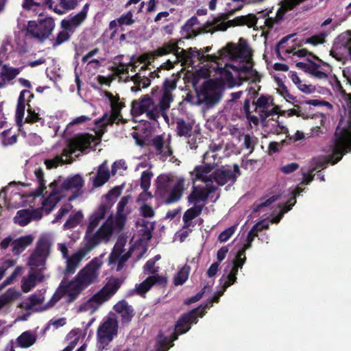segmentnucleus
Segmentation results:
<instances>
[{
    "label": "nucleus",
    "mask_w": 351,
    "mask_h": 351,
    "mask_svg": "<svg viewBox=\"0 0 351 351\" xmlns=\"http://www.w3.org/2000/svg\"><path fill=\"white\" fill-rule=\"evenodd\" d=\"M210 49V47H206L203 51L196 48L184 50L171 42L159 48L157 56L168 53L174 54V59L168 60L165 64V67L168 70L178 62L181 66L191 65L193 58L197 57L204 64L197 72L198 76L206 77L211 75L212 73H219L221 77L228 82L229 86L240 85L243 81H259L258 73L253 69L251 49L244 39L240 38L238 44L228 43L219 50L217 55H205Z\"/></svg>",
    "instance_id": "obj_1"
},
{
    "label": "nucleus",
    "mask_w": 351,
    "mask_h": 351,
    "mask_svg": "<svg viewBox=\"0 0 351 351\" xmlns=\"http://www.w3.org/2000/svg\"><path fill=\"white\" fill-rule=\"evenodd\" d=\"M103 257L104 254H101L99 257L93 258L80 270L73 280L62 282L50 300L44 306L39 308H36V305L44 302L45 290L39 291L30 295L27 307L38 311L47 310L53 307L64 294L68 297L69 302L74 301L84 289L97 281L100 273L99 269L104 263Z\"/></svg>",
    "instance_id": "obj_2"
},
{
    "label": "nucleus",
    "mask_w": 351,
    "mask_h": 351,
    "mask_svg": "<svg viewBox=\"0 0 351 351\" xmlns=\"http://www.w3.org/2000/svg\"><path fill=\"white\" fill-rule=\"evenodd\" d=\"M34 175L38 186L34 196L48 195L43 200L42 208L49 213L61 198L68 197L71 201L82 193L84 180L80 175H74L66 178L60 184L54 181L47 187L44 179V173L40 168H36Z\"/></svg>",
    "instance_id": "obj_3"
},
{
    "label": "nucleus",
    "mask_w": 351,
    "mask_h": 351,
    "mask_svg": "<svg viewBox=\"0 0 351 351\" xmlns=\"http://www.w3.org/2000/svg\"><path fill=\"white\" fill-rule=\"evenodd\" d=\"M346 106L349 111V126L348 128H341L338 126L335 132V138L332 146L331 147V154L328 158L319 157L314 158L313 165L308 170L302 169V185L309 184L313 180L314 171L319 169H324L328 163L336 164L351 149V95L346 97Z\"/></svg>",
    "instance_id": "obj_4"
},
{
    "label": "nucleus",
    "mask_w": 351,
    "mask_h": 351,
    "mask_svg": "<svg viewBox=\"0 0 351 351\" xmlns=\"http://www.w3.org/2000/svg\"><path fill=\"white\" fill-rule=\"evenodd\" d=\"M237 273L238 271L236 270V269H232L226 279L223 282L222 290L221 291L217 293L213 298L208 301L204 306H200L183 315L178 321L175 326V333L172 335L171 339L167 337L159 335L157 339V351L167 350L170 347L173 346L172 341H175L178 338V335L188 331L191 328V325L192 324H196L197 322V316L202 317L206 313V308L212 306L213 302H217L219 298L223 295L226 289L234 283L237 280Z\"/></svg>",
    "instance_id": "obj_5"
},
{
    "label": "nucleus",
    "mask_w": 351,
    "mask_h": 351,
    "mask_svg": "<svg viewBox=\"0 0 351 351\" xmlns=\"http://www.w3.org/2000/svg\"><path fill=\"white\" fill-rule=\"evenodd\" d=\"M141 231L143 232L142 238L132 239V242L134 244L138 243L137 246H131L129 250L124 248L125 241L123 240L118 241L114 245L113 250L109 256V265L116 266L117 271L121 270L125 263L128 261L132 254H134L139 259L146 252V243L152 237V232L154 230V224L150 221H143Z\"/></svg>",
    "instance_id": "obj_6"
},
{
    "label": "nucleus",
    "mask_w": 351,
    "mask_h": 351,
    "mask_svg": "<svg viewBox=\"0 0 351 351\" xmlns=\"http://www.w3.org/2000/svg\"><path fill=\"white\" fill-rule=\"evenodd\" d=\"M109 207L107 205H100L90 215L89 225L86 234V240L97 245L102 241H108L112 234L117 232L114 217L110 215L101 226L95 231V229L108 215Z\"/></svg>",
    "instance_id": "obj_7"
},
{
    "label": "nucleus",
    "mask_w": 351,
    "mask_h": 351,
    "mask_svg": "<svg viewBox=\"0 0 351 351\" xmlns=\"http://www.w3.org/2000/svg\"><path fill=\"white\" fill-rule=\"evenodd\" d=\"M109 207L107 205H100L90 215L89 225L86 234V240L97 245L102 241H108L112 234L117 232L114 217L110 215L101 226L95 231V229L108 215Z\"/></svg>",
    "instance_id": "obj_8"
},
{
    "label": "nucleus",
    "mask_w": 351,
    "mask_h": 351,
    "mask_svg": "<svg viewBox=\"0 0 351 351\" xmlns=\"http://www.w3.org/2000/svg\"><path fill=\"white\" fill-rule=\"evenodd\" d=\"M101 136L83 134L75 137L62 149L61 154H57L51 159L45 160L47 169L56 167L59 165L70 164L73 160V155L77 156V152H83L88 148H92L100 141Z\"/></svg>",
    "instance_id": "obj_9"
},
{
    "label": "nucleus",
    "mask_w": 351,
    "mask_h": 351,
    "mask_svg": "<svg viewBox=\"0 0 351 351\" xmlns=\"http://www.w3.org/2000/svg\"><path fill=\"white\" fill-rule=\"evenodd\" d=\"M227 18L217 17L209 21L203 27H195L197 23V19L193 17L189 19L185 25V29L191 32L195 36L202 32H214L216 31H225L230 27L247 25L248 27H254L258 23V19L255 15L250 14L245 16H241L234 18L232 20L226 21Z\"/></svg>",
    "instance_id": "obj_10"
},
{
    "label": "nucleus",
    "mask_w": 351,
    "mask_h": 351,
    "mask_svg": "<svg viewBox=\"0 0 351 351\" xmlns=\"http://www.w3.org/2000/svg\"><path fill=\"white\" fill-rule=\"evenodd\" d=\"M169 99V97L165 95L160 97L156 104L151 95H145L132 102V114L134 116L145 114L147 118L153 121H158L159 118L162 117L167 123H169V119L167 113L170 108V105L167 104Z\"/></svg>",
    "instance_id": "obj_11"
},
{
    "label": "nucleus",
    "mask_w": 351,
    "mask_h": 351,
    "mask_svg": "<svg viewBox=\"0 0 351 351\" xmlns=\"http://www.w3.org/2000/svg\"><path fill=\"white\" fill-rule=\"evenodd\" d=\"M154 56H157V50L154 52V55L143 54L137 58L132 56L128 64L121 63L118 66L113 68L114 73L119 77L121 80L126 81L130 77L129 75V69L131 67V71H136V69L141 66V70H145L147 68L148 65L150 64L152 61L154 60ZM141 75L138 73L131 76V80L134 82L136 86L131 88L132 91H136L139 90L141 87L145 88L149 84V80L148 78L143 76L144 78L141 79Z\"/></svg>",
    "instance_id": "obj_12"
},
{
    "label": "nucleus",
    "mask_w": 351,
    "mask_h": 351,
    "mask_svg": "<svg viewBox=\"0 0 351 351\" xmlns=\"http://www.w3.org/2000/svg\"><path fill=\"white\" fill-rule=\"evenodd\" d=\"M184 180L172 174H162L156 180V194L167 204L178 201L182 195Z\"/></svg>",
    "instance_id": "obj_13"
},
{
    "label": "nucleus",
    "mask_w": 351,
    "mask_h": 351,
    "mask_svg": "<svg viewBox=\"0 0 351 351\" xmlns=\"http://www.w3.org/2000/svg\"><path fill=\"white\" fill-rule=\"evenodd\" d=\"M121 284V282L118 278L110 279L99 292L78 305L76 312L93 315L117 292Z\"/></svg>",
    "instance_id": "obj_14"
},
{
    "label": "nucleus",
    "mask_w": 351,
    "mask_h": 351,
    "mask_svg": "<svg viewBox=\"0 0 351 351\" xmlns=\"http://www.w3.org/2000/svg\"><path fill=\"white\" fill-rule=\"evenodd\" d=\"M206 78V77H203ZM206 77H213V80L206 82L202 89L198 93L199 101L204 103L208 107L213 106L221 99V93L224 87L232 88L234 86H229L228 82L222 79L219 73H212L211 75Z\"/></svg>",
    "instance_id": "obj_15"
},
{
    "label": "nucleus",
    "mask_w": 351,
    "mask_h": 351,
    "mask_svg": "<svg viewBox=\"0 0 351 351\" xmlns=\"http://www.w3.org/2000/svg\"><path fill=\"white\" fill-rule=\"evenodd\" d=\"M255 110L258 114L260 119L250 112V106L247 101H245L244 105L246 117L250 123H253L254 125H257L260 120L270 117L274 114L278 112L279 110V106L274 105L273 99L266 95H261L258 97L255 102Z\"/></svg>",
    "instance_id": "obj_16"
},
{
    "label": "nucleus",
    "mask_w": 351,
    "mask_h": 351,
    "mask_svg": "<svg viewBox=\"0 0 351 351\" xmlns=\"http://www.w3.org/2000/svg\"><path fill=\"white\" fill-rule=\"evenodd\" d=\"M118 322L114 315L110 314L104 317L97 331V347L103 350L117 336Z\"/></svg>",
    "instance_id": "obj_17"
},
{
    "label": "nucleus",
    "mask_w": 351,
    "mask_h": 351,
    "mask_svg": "<svg viewBox=\"0 0 351 351\" xmlns=\"http://www.w3.org/2000/svg\"><path fill=\"white\" fill-rule=\"evenodd\" d=\"M150 145L160 160L165 161L168 159L169 162L179 165L180 161L173 156L170 134H162L153 137L150 141Z\"/></svg>",
    "instance_id": "obj_18"
},
{
    "label": "nucleus",
    "mask_w": 351,
    "mask_h": 351,
    "mask_svg": "<svg viewBox=\"0 0 351 351\" xmlns=\"http://www.w3.org/2000/svg\"><path fill=\"white\" fill-rule=\"evenodd\" d=\"M55 28V23L51 18H45L37 21H30L27 26L29 36L39 42L48 39Z\"/></svg>",
    "instance_id": "obj_19"
},
{
    "label": "nucleus",
    "mask_w": 351,
    "mask_h": 351,
    "mask_svg": "<svg viewBox=\"0 0 351 351\" xmlns=\"http://www.w3.org/2000/svg\"><path fill=\"white\" fill-rule=\"evenodd\" d=\"M53 239L49 234L43 235L38 241L34 252L29 257L27 265L33 267H43L50 254V248Z\"/></svg>",
    "instance_id": "obj_20"
},
{
    "label": "nucleus",
    "mask_w": 351,
    "mask_h": 351,
    "mask_svg": "<svg viewBox=\"0 0 351 351\" xmlns=\"http://www.w3.org/2000/svg\"><path fill=\"white\" fill-rule=\"evenodd\" d=\"M77 0H60L61 7L53 8L52 0H24L22 4L23 9L32 10L36 14L43 9L44 5H47L49 8L58 14H63L66 10L73 9L77 5Z\"/></svg>",
    "instance_id": "obj_21"
},
{
    "label": "nucleus",
    "mask_w": 351,
    "mask_h": 351,
    "mask_svg": "<svg viewBox=\"0 0 351 351\" xmlns=\"http://www.w3.org/2000/svg\"><path fill=\"white\" fill-rule=\"evenodd\" d=\"M104 96L111 106V114L105 113L101 119L96 121L98 128L104 127L121 119V110L125 106L117 94L114 95L110 92H105Z\"/></svg>",
    "instance_id": "obj_22"
},
{
    "label": "nucleus",
    "mask_w": 351,
    "mask_h": 351,
    "mask_svg": "<svg viewBox=\"0 0 351 351\" xmlns=\"http://www.w3.org/2000/svg\"><path fill=\"white\" fill-rule=\"evenodd\" d=\"M86 244L78 249L71 256L67 257L66 266L65 271L68 274H73L76 269L78 267L80 262L83 258L91 251V250L96 245L92 242L86 240Z\"/></svg>",
    "instance_id": "obj_23"
},
{
    "label": "nucleus",
    "mask_w": 351,
    "mask_h": 351,
    "mask_svg": "<svg viewBox=\"0 0 351 351\" xmlns=\"http://www.w3.org/2000/svg\"><path fill=\"white\" fill-rule=\"evenodd\" d=\"M240 174V169L237 165H234L233 167H223L215 171L214 182L219 185L233 184Z\"/></svg>",
    "instance_id": "obj_24"
},
{
    "label": "nucleus",
    "mask_w": 351,
    "mask_h": 351,
    "mask_svg": "<svg viewBox=\"0 0 351 351\" xmlns=\"http://www.w3.org/2000/svg\"><path fill=\"white\" fill-rule=\"evenodd\" d=\"M215 167L204 164L195 167L193 171L191 172V179L193 182L196 181H202L206 184V186H215L213 185L214 182V171Z\"/></svg>",
    "instance_id": "obj_25"
},
{
    "label": "nucleus",
    "mask_w": 351,
    "mask_h": 351,
    "mask_svg": "<svg viewBox=\"0 0 351 351\" xmlns=\"http://www.w3.org/2000/svg\"><path fill=\"white\" fill-rule=\"evenodd\" d=\"M298 66L303 67L305 66V69L306 71L313 76L315 78L324 80H327L329 74L331 72V67L329 64L322 62L319 64L315 62H310L309 64H304L302 62H299L297 64Z\"/></svg>",
    "instance_id": "obj_26"
},
{
    "label": "nucleus",
    "mask_w": 351,
    "mask_h": 351,
    "mask_svg": "<svg viewBox=\"0 0 351 351\" xmlns=\"http://www.w3.org/2000/svg\"><path fill=\"white\" fill-rule=\"evenodd\" d=\"M279 119V115L276 112L270 117L261 120V122L265 128V131L275 134H287L288 128Z\"/></svg>",
    "instance_id": "obj_27"
},
{
    "label": "nucleus",
    "mask_w": 351,
    "mask_h": 351,
    "mask_svg": "<svg viewBox=\"0 0 351 351\" xmlns=\"http://www.w3.org/2000/svg\"><path fill=\"white\" fill-rule=\"evenodd\" d=\"M88 9V5L86 3L79 13L73 16L63 19L61 21V27L65 28L72 34L74 33L76 28L80 26L85 21L87 16Z\"/></svg>",
    "instance_id": "obj_28"
},
{
    "label": "nucleus",
    "mask_w": 351,
    "mask_h": 351,
    "mask_svg": "<svg viewBox=\"0 0 351 351\" xmlns=\"http://www.w3.org/2000/svg\"><path fill=\"white\" fill-rule=\"evenodd\" d=\"M43 216L40 209L27 208L20 210L14 218V222L25 226L32 221L39 220Z\"/></svg>",
    "instance_id": "obj_29"
},
{
    "label": "nucleus",
    "mask_w": 351,
    "mask_h": 351,
    "mask_svg": "<svg viewBox=\"0 0 351 351\" xmlns=\"http://www.w3.org/2000/svg\"><path fill=\"white\" fill-rule=\"evenodd\" d=\"M44 280V275L40 270L31 268L28 274L21 280L22 290L27 293Z\"/></svg>",
    "instance_id": "obj_30"
},
{
    "label": "nucleus",
    "mask_w": 351,
    "mask_h": 351,
    "mask_svg": "<svg viewBox=\"0 0 351 351\" xmlns=\"http://www.w3.org/2000/svg\"><path fill=\"white\" fill-rule=\"evenodd\" d=\"M215 189V186H194L191 194L189 197V201L195 206L204 205L208 195Z\"/></svg>",
    "instance_id": "obj_31"
},
{
    "label": "nucleus",
    "mask_w": 351,
    "mask_h": 351,
    "mask_svg": "<svg viewBox=\"0 0 351 351\" xmlns=\"http://www.w3.org/2000/svg\"><path fill=\"white\" fill-rule=\"evenodd\" d=\"M33 97L34 95L27 90H22L19 97L16 110V121L20 130H21L26 104L29 103Z\"/></svg>",
    "instance_id": "obj_32"
},
{
    "label": "nucleus",
    "mask_w": 351,
    "mask_h": 351,
    "mask_svg": "<svg viewBox=\"0 0 351 351\" xmlns=\"http://www.w3.org/2000/svg\"><path fill=\"white\" fill-rule=\"evenodd\" d=\"M221 149L222 147L220 144L214 143H211L209 145L208 151L203 155V164L213 165L215 167L220 160L221 157L219 156V152Z\"/></svg>",
    "instance_id": "obj_33"
},
{
    "label": "nucleus",
    "mask_w": 351,
    "mask_h": 351,
    "mask_svg": "<svg viewBox=\"0 0 351 351\" xmlns=\"http://www.w3.org/2000/svg\"><path fill=\"white\" fill-rule=\"evenodd\" d=\"M130 199V196L123 197L120 202L117 205V214L116 217H114V221L116 224V228L117 229V232L121 231V230L123 228L125 217L128 213V211L126 208V206L128 204L129 199Z\"/></svg>",
    "instance_id": "obj_34"
},
{
    "label": "nucleus",
    "mask_w": 351,
    "mask_h": 351,
    "mask_svg": "<svg viewBox=\"0 0 351 351\" xmlns=\"http://www.w3.org/2000/svg\"><path fill=\"white\" fill-rule=\"evenodd\" d=\"M109 178L110 172L106 161L99 166L95 176H92V173H90V180L93 186L95 188L104 185L108 180Z\"/></svg>",
    "instance_id": "obj_35"
},
{
    "label": "nucleus",
    "mask_w": 351,
    "mask_h": 351,
    "mask_svg": "<svg viewBox=\"0 0 351 351\" xmlns=\"http://www.w3.org/2000/svg\"><path fill=\"white\" fill-rule=\"evenodd\" d=\"M10 187L11 186H10L9 187L4 189L0 193V197L3 196V198L5 199L8 207H18L20 206L25 205L27 202L26 196H25L24 195H21L19 193L14 192L12 195V196L9 199H8L5 194L8 193V191L10 189Z\"/></svg>",
    "instance_id": "obj_36"
},
{
    "label": "nucleus",
    "mask_w": 351,
    "mask_h": 351,
    "mask_svg": "<svg viewBox=\"0 0 351 351\" xmlns=\"http://www.w3.org/2000/svg\"><path fill=\"white\" fill-rule=\"evenodd\" d=\"M165 281V279L163 277L158 275L149 276L143 282L136 286L134 291L136 293L143 295L147 292L154 284L163 282Z\"/></svg>",
    "instance_id": "obj_37"
},
{
    "label": "nucleus",
    "mask_w": 351,
    "mask_h": 351,
    "mask_svg": "<svg viewBox=\"0 0 351 351\" xmlns=\"http://www.w3.org/2000/svg\"><path fill=\"white\" fill-rule=\"evenodd\" d=\"M20 73V70L16 68L3 65L0 71V88H3L8 82L13 80Z\"/></svg>",
    "instance_id": "obj_38"
},
{
    "label": "nucleus",
    "mask_w": 351,
    "mask_h": 351,
    "mask_svg": "<svg viewBox=\"0 0 351 351\" xmlns=\"http://www.w3.org/2000/svg\"><path fill=\"white\" fill-rule=\"evenodd\" d=\"M293 37V35H289L284 37L278 43L277 47V51L279 53H286L287 54L293 53V55H296L298 57H304L308 51L306 49H301L296 50L295 48H293L292 47L289 48H285L284 45L288 40Z\"/></svg>",
    "instance_id": "obj_39"
},
{
    "label": "nucleus",
    "mask_w": 351,
    "mask_h": 351,
    "mask_svg": "<svg viewBox=\"0 0 351 351\" xmlns=\"http://www.w3.org/2000/svg\"><path fill=\"white\" fill-rule=\"evenodd\" d=\"M34 241V237L31 234L21 237L12 243V252L19 254L21 253L27 246L31 245Z\"/></svg>",
    "instance_id": "obj_40"
},
{
    "label": "nucleus",
    "mask_w": 351,
    "mask_h": 351,
    "mask_svg": "<svg viewBox=\"0 0 351 351\" xmlns=\"http://www.w3.org/2000/svg\"><path fill=\"white\" fill-rule=\"evenodd\" d=\"M303 191V189H302L300 187H297L295 189H294L292 192H291V194L293 195L292 197L290 198V199L287 202V204L285 206L282 207L281 206H279V209H280V213L279 214L273 217L272 219H271V222L273 223H278L280 221V220L281 219L282 217L283 216V215L285 213H286L287 212H288L289 210H290L292 208V206L295 204V197L297 195H299L301 192Z\"/></svg>",
    "instance_id": "obj_41"
},
{
    "label": "nucleus",
    "mask_w": 351,
    "mask_h": 351,
    "mask_svg": "<svg viewBox=\"0 0 351 351\" xmlns=\"http://www.w3.org/2000/svg\"><path fill=\"white\" fill-rule=\"evenodd\" d=\"M289 78L291 80L293 83L297 86V88L302 93L305 94H312L315 93L316 88L312 84H307L304 82L297 75L295 72H290Z\"/></svg>",
    "instance_id": "obj_42"
},
{
    "label": "nucleus",
    "mask_w": 351,
    "mask_h": 351,
    "mask_svg": "<svg viewBox=\"0 0 351 351\" xmlns=\"http://www.w3.org/2000/svg\"><path fill=\"white\" fill-rule=\"evenodd\" d=\"M269 226V223L266 220H263L256 223L247 234V236L245 239L246 247H251L252 243L254 238L258 237V232L264 229H267Z\"/></svg>",
    "instance_id": "obj_43"
},
{
    "label": "nucleus",
    "mask_w": 351,
    "mask_h": 351,
    "mask_svg": "<svg viewBox=\"0 0 351 351\" xmlns=\"http://www.w3.org/2000/svg\"><path fill=\"white\" fill-rule=\"evenodd\" d=\"M202 206H195L189 209H188L184 214L183 221H184V228L186 229H189L190 228H193L194 226L193 223V219L197 217L202 212Z\"/></svg>",
    "instance_id": "obj_44"
},
{
    "label": "nucleus",
    "mask_w": 351,
    "mask_h": 351,
    "mask_svg": "<svg viewBox=\"0 0 351 351\" xmlns=\"http://www.w3.org/2000/svg\"><path fill=\"white\" fill-rule=\"evenodd\" d=\"M114 309L117 313L121 315L125 322L130 321L133 316L132 308L124 300L120 301L116 304L114 306Z\"/></svg>",
    "instance_id": "obj_45"
},
{
    "label": "nucleus",
    "mask_w": 351,
    "mask_h": 351,
    "mask_svg": "<svg viewBox=\"0 0 351 351\" xmlns=\"http://www.w3.org/2000/svg\"><path fill=\"white\" fill-rule=\"evenodd\" d=\"M36 340V336L34 333L25 331L16 339V343L19 347L27 348L32 346Z\"/></svg>",
    "instance_id": "obj_46"
},
{
    "label": "nucleus",
    "mask_w": 351,
    "mask_h": 351,
    "mask_svg": "<svg viewBox=\"0 0 351 351\" xmlns=\"http://www.w3.org/2000/svg\"><path fill=\"white\" fill-rule=\"evenodd\" d=\"M176 88V80L175 77H172L170 79H167L164 82L163 90L160 97H164L167 95L169 97V99L167 101V104L171 106V102L173 100V97L172 95V91Z\"/></svg>",
    "instance_id": "obj_47"
},
{
    "label": "nucleus",
    "mask_w": 351,
    "mask_h": 351,
    "mask_svg": "<svg viewBox=\"0 0 351 351\" xmlns=\"http://www.w3.org/2000/svg\"><path fill=\"white\" fill-rule=\"evenodd\" d=\"M177 133L180 136L191 137L192 124L185 122L182 119H177L176 120Z\"/></svg>",
    "instance_id": "obj_48"
},
{
    "label": "nucleus",
    "mask_w": 351,
    "mask_h": 351,
    "mask_svg": "<svg viewBox=\"0 0 351 351\" xmlns=\"http://www.w3.org/2000/svg\"><path fill=\"white\" fill-rule=\"evenodd\" d=\"M250 247H246V242L243 244L241 249H240L236 256V258L234 261V265L232 269H236V270L238 271V269L239 268H242L243 264L245 262V251L246 250L249 249Z\"/></svg>",
    "instance_id": "obj_49"
},
{
    "label": "nucleus",
    "mask_w": 351,
    "mask_h": 351,
    "mask_svg": "<svg viewBox=\"0 0 351 351\" xmlns=\"http://www.w3.org/2000/svg\"><path fill=\"white\" fill-rule=\"evenodd\" d=\"M83 218V214L81 211H77L71 215L66 223L64 224V229L68 230L78 226Z\"/></svg>",
    "instance_id": "obj_50"
},
{
    "label": "nucleus",
    "mask_w": 351,
    "mask_h": 351,
    "mask_svg": "<svg viewBox=\"0 0 351 351\" xmlns=\"http://www.w3.org/2000/svg\"><path fill=\"white\" fill-rule=\"evenodd\" d=\"M190 271V267L188 265H184L178 272L174 278L176 285H181L188 279Z\"/></svg>",
    "instance_id": "obj_51"
},
{
    "label": "nucleus",
    "mask_w": 351,
    "mask_h": 351,
    "mask_svg": "<svg viewBox=\"0 0 351 351\" xmlns=\"http://www.w3.org/2000/svg\"><path fill=\"white\" fill-rule=\"evenodd\" d=\"M16 142V135L12 130H7L1 134V143L3 146H8Z\"/></svg>",
    "instance_id": "obj_52"
},
{
    "label": "nucleus",
    "mask_w": 351,
    "mask_h": 351,
    "mask_svg": "<svg viewBox=\"0 0 351 351\" xmlns=\"http://www.w3.org/2000/svg\"><path fill=\"white\" fill-rule=\"evenodd\" d=\"M152 177L153 173L150 169H146L143 171L141 177V186L143 191H147L149 188Z\"/></svg>",
    "instance_id": "obj_53"
},
{
    "label": "nucleus",
    "mask_w": 351,
    "mask_h": 351,
    "mask_svg": "<svg viewBox=\"0 0 351 351\" xmlns=\"http://www.w3.org/2000/svg\"><path fill=\"white\" fill-rule=\"evenodd\" d=\"M19 295V293L14 290L9 289L5 294L0 297V309L7 303L11 300L16 298Z\"/></svg>",
    "instance_id": "obj_54"
},
{
    "label": "nucleus",
    "mask_w": 351,
    "mask_h": 351,
    "mask_svg": "<svg viewBox=\"0 0 351 351\" xmlns=\"http://www.w3.org/2000/svg\"><path fill=\"white\" fill-rule=\"evenodd\" d=\"M19 295V293L14 290L9 289L5 294L0 297V309L7 303L11 300L16 298Z\"/></svg>",
    "instance_id": "obj_55"
},
{
    "label": "nucleus",
    "mask_w": 351,
    "mask_h": 351,
    "mask_svg": "<svg viewBox=\"0 0 351 351\" xmlns=\"http://www.w3.org/2000/svg\"><path fill=\"white\" fill-rule=\"evenodd\" d=\"M278 195H272L267 198L265 201L261 202L254 209L256 212L264 211L265 208L270 206V205L278 199Z\"/></svg>",
    "instance_id": "obj_56"
},
{
    "label": "nucleus",
    "mask_w": 351,
    "mask_h": 351,
    "mask_svg": "<svg viewBox=\"0 0 351 351\" xmlns=\"http://www.w3.org/2000/svg\"><path fill=\"white\" fill-rule=\"evenodd\" d=\"M71 34L69 30L62 28V30L58 33L53 45L57 46L68 40Z\"/></svg>",
    "instance_id": "obj_57"
},
{
    "label": "nucleus",
    "mask_w": 351,
    "mask_h": 351,
    "mask_svg": "<svg viewBox=\"0 0 351 351\" xmlns=\"http://www.w3.org/2000/svg\"><path fill=\"white\" fill-rule=\"evenodd\" d=\"M127 169L125 162L123 160H118L113 163L112 167V174L115 175L117 173L121 175L124 171Z\"/></svg>",
    "instance_id": "obj_58"
},
{
    "label": "nucleus",
    "mask_w": 351,
    "mask_h": 351,
    "mask_svg": "<svg viewBox=\"0 0 351 351\" xmlns=\"http://www.w3.org/2000/svg\"><path fill=\"white\" fill-rule=\"evenodd\" d=\"M236 228H237V226H233L229 227L227 229H226L224 231H223L219 235V237H218L219 241L221 243L227 241L232 237V235L235 232Z\"/></svg>",
    "instance_id": "obj_59"
},
{
    "label": "nucleus",
    "mask_w": 351,
    "mask_h": 351,
    "mask_svg": "<svg viewBox=\"0 0 351 351\" xmlns=\"http://www.w3.org/2000/svg\"><path fill=\"white\" fill-rule=\"evenodd\" d=\"M23 267L21 266H18L15 268L12 274L9 276L1 285V288L4 287L6 285L11 284L13 280L19 275H21L23 271Z\"/></svg>",
    "instance_id": "obj_60"
},
{
    "label": "nucleus",
    "mask_w": 351,
    "mask_h": 351,
    "mask_svg": "<svg viewBox=\"0 0 351 351\" xmlns=\"http://www.w3.org/2000/svg\"><path fill=\"white\" fill-rule=\"evenodd\" d=\"M72 206L71 204H66L61 207L58 212L55 219L52 221V223H56L59 221L63 217H64L71 210Z\"/></svg>",
    "instance_id": "obj_61"
},
{
    "label": "nucleus",
    "mask_w": 351,
    "mask_h": 351,
    "mask_svg": "<svg viewBox=\"0 0 351 351\" xmlns=\"http://www.w3.org/2000/svg\"><path fill=\"white\" fill-rule=\"evenodd\" d=\"M140 211L141 215L144 217L150 218L153 217L154 215V211L152 206L146 204H143L142 206H141Z\"/></svg>",
    "instance_id": "obj_62"
},
{
    "label": "nucleus",
    "mask_w": 351,
    "mask_h": 351,
    "mask_svg": "<svg viewBox=\"0 0 351 351\" xmlns=\"http://www.w3.org/2000/svg\"><path fill=\"white\" fill-rule=\"evenodd\" d=\"M1 58H5L7 54L12 51V46L8 39L5 40L1 47Z\"/></svg>",
    "instance_id": "obj_63"
},
{
    "label": "nucleus",
    "mask_w": 351,
    "mask_h": 351,
    "mask_svg": "<svg viewBox=\"0 0 351 351\" xmlns=\"http://www.w3.org/2000/svg\"><path fill=\"white\" fill-rule=\"evenodd\" d=\"M299 167V165L298 163L295 162H291L289 164H287L285 165H282L280 167V171L285 174H289L292 172H294L295 170H297Z\"/></svg>",
    "instance_id": "obj_64"
}]
</instances>
